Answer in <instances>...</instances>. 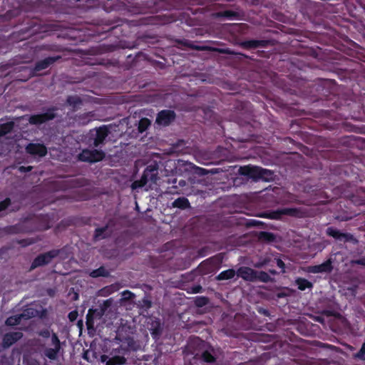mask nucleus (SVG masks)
Returning a JSON list of instances; mask_svg holds the SVG:
<instances>
[{
	"instance_id": "f257e3e1",
	"label": "nucleus",
	"mask_w": 365,
	"mask_h": 365,
	"mask_svg": "<svg viewBox=\"0 0 365 365\" xmlns=\"http://www.w3.org/2000/svg\"><path fill=\"white\" fill-rule=\"evenodd\" d=\"M241 170L242 174L247 175L255 180L262 179L267 181L272 178L271 171L257 166H245L241 168Z\"/></svg>"
},
{
	"instance_id": "f03ea898",
	"label": "nucleus",
	"mask_w": 365,
	"mask_h": 365,
	"mask_svg": "<svg viewBox=\"0 0 365 365\" xmlns=\"http://www.w3.org/2000/svg\"><path fill=\"white\" fill-rule=\"evenodd\" d=\"M105 153L101 150L86 149L82 151L78 158L81 160L89 163H95L103 160Z\"/></svg>"
},
{
	"instance_id": "7ed1b4c3",
	"label": "nucleus",
	"mask_w": 365,
	"mask_h": 365,
	"mask_svg": "<svg viewBox=\"0 0 365 365\" xmlns=\"http://www.w3.org/2000/svg\"><path fill=\"white\" fill-rule=\"evenodd\" d=\"M108 135V130L106 126L100 127L91 131V145L98 147L102 144Z\"/></svg>"
},
{
	"instance_id": "20e7f679",
	"label": "nucleus",
	"mask_w": 365,
	"mask_h": 365,
	"mask_svg": "<svg viewBox=\"0 0 365 365\" xmlns=\"http://www.w3.org/2000/svg\"><path fill=\"white\" fill-rule=\"evenodd\" d=\"M51 341V347L46 348L44 350V354L48 359L54 360L57 358L58 351L61 348L60 341L56 334H54V333L52 334Z\"/></svg>"
},
{
	"instance_id": "39448f33",
	"label": "nucleus",
	"mask_w": 365,
	"mask_h": 365,
	"mask_svg": "<svg viewBox=\"0 0 365 365\" xmlns=\"http://www.w3.org/2000/svg\"><path fill=\"white\" fill-rule=\"evenodd\" d=\"M58 253V251L53 250L39 255L34 260L31 264V268L34 269L37 267L42 266L49 263L53 257L57 256Z\"/></svg>"
},
{
	"instance_id": "423d86ee",
	"label": "nucleus",
	"mask_w": 365,
	"mask_h": 365,
	"mask_svg": "<svg viewBox=\"0 0 365 365\" xmlns=\"http://www.w3.org/2000/svg\"><path fill=\"white\" fill-rule=\"evenodd\" d=\"M23 334L21 331H11L4 335L2 339V346L4 348H9L17 341L21 339Z\"/></svg>"
},
{
	"instance_id": "0eeeda50",
	"label": "nucleus",
	"mask_w": 365,
	"mask_h": 365,
	"mask_svg": "<svg viewBox=\"0 0 365 365\" xmlns=\"http://www.w3.org/2000/svg\"><path fill=\"white\" fill-rule=\"evenodd\" d=\"M175 118V113L171 110H163L159 113L156 123L159 125L165 126L170 124Z\"/></svg>"
},
{
	"instance_id": "6e6552de",
	"label": "nucleus",
	"mask_w": 365,
	"mask_h": 365,
	"mask_svg": "<svg viewBox=\"0 0 365 365\" xmlns=\"http://www.w3.org/2000/svg\"><path fill=\"white\" fill-rule=\"evenodd\" d=\"M237 274L244 280L250 282L256 281V271L252 268L247 267H242L237 269Z\"/></svg>"
},
{
	"instance_id": "1a4fd4ad",
	"label": "nucleus",
	"mask_w": 365,
	"mask_h": 365,
	"mask_svg": "<svg viewBox=\"0 0 365 365\" xmlns=\"http://www.w3.org/2000/svg\"><path fill=\"white\" fill-rule=\"evenodd\" d=\"M26 149L29 153L39 157L46 155L47 153L46 147L40 143H30Z\"/></svg>"
},
{
	"instance_id": "9d476101",
	"label": "nucleus",
	"mask_w": 365,
	"mask_h": 365,
	"mask_svg": "<svg viewBox=\"0 0 365 365\" xmlns=\"http://www.w3.org/2000/svg\"><path fill=\"white\" fill-rule=\"evenodd\" d=\"M331 269L332 267L330 260H327L319 265L310 266L308 267V272L312 273L329 272H331Z\"/></svg>"
},
{
	"instance_id": "9b49d317",
	"label": "nucleus",
	"mask_w": 365,
	"mask_h": 365,
	"mask_svg": "<svg viewBox=\"0 0 365 365\" xmlns=\"http://www.w3.org/2000/svg\"><path fill=\"white\" fill-rule=\"evenodd\" d=\"M103 315V311H97L90 309L86 316V325L88 329L94 327V318L101 319Z\"/></svg>"
},
{
	"instance_id": "f8f14e48",
	"label": "nucleus",
	"mask_w": 365,
	"mask_h": 365,
	"mask_svg": "<svg viewBox=\"0 0 365 365\" xmlns=\"http://www.w3.org/2000/svg\"><path fill=\"white\" fill-rule=\"evenodd\" d=\"M297 211L295 209L292 208H285L277 212H273L269 214H267V216L271 219H279L282 215H296Z\"/></svg>"
},
{
	"instance_id": "ddd939ff",
	"label": "nucleus",
	"mask_w": 365,
	"mask_h": 365,
	"mask_svg": "<svg viewBox=\"0 0 365 365\" xmlns=\"http://www.w3.org/2000/svg\"><path fill=\"white\" fill-rule=\"evenodd\" d=\"M54 118V115L52 113H43L39 115H35L31 116L29 118V122L33 124H38L42 123L46 120H51Z\"/></svg>"
},
{
	"instance_id": "4468645a",
	"label": "nucleus",
	"mask_w": 365,
	"mask_h": 365,
	"mask_svg": "<svg viewBox=\"0 0 365 365\" xmlns=\"http://www.w3.org/2000/svg\"><path fill=\"white\" fill-rule=\"evenodd\" d=\"M28 318L26 314H20L9 317L6 321V324L8 326H16L19 324L22 319Z\"/></svg>"
},
{
	"instance_id": "2eb2a0df",
	"label": "nucleus",
	"mask_w": 365,
	"mask_h": 365,
	"mask_svg": "<svg viewBox=\"0 0 365 365\" xmlns=\"http://www.w3.org/2000/svg\"><path fill=\"white\" fill-rule=\"evenodd\" d=\"M236 274H237V272L234 269H230L223 271L220 274H219L218 276L217 277V279H218V280L230 279L233 278Z\"/></svg>"
},
{
	"instance_id": "dca6fc26",
	"label": "nucleus",
	"mask_w": 365,
	"mask_h": 365,
	"mask_svg": "<svg viewBox=\"0 0 365 365\" xmlns=\"http://www.w3.org/2000/svg\"><path fill=\"white\" fill-rule=\"evenodd\" d=\"M327 233L329 236H331L336 239H342V238L346 239L347 238V235L341 233L338 230H336L332 227L327 228Z\"/></svg>"
},
{
	"instance_id": "f3484780",
	"label": "nucleus",
	"mask_w": 365,
	"mask_h": 365,
	"mask_svg": "<svg viewBox=\"0 0 365 365\" xmlns=\"http://www.w3.org/2000/svg\"><path fill=\"white\" fill-rule=\"evenodd\" d=\"M296 284L300 290H304L307 288H311L312 284L305 279L299 278L296 280Z\"/></svg>"
},
{
	"instance_id": "a211bd4d",
	"label": "nucleus",
	"mask_w": 365,
	"mask_h": 365,
	"mask_svg": "<svg viewBox=\"0 0 365 365\" xmlns=\"http://www.w3.org/2000/svg\"><path fill=\"white\" fill-rule=\"evenodd\" d=\"M54 61V59L52 58H48L44 59L43 61L39 62L37 63L36 66V71H41L46 68H47L51 63H52Z\"/></svg>"
},
{
	"instance_id": "6ab92c4d",
	"label": "nucleus",
	"mask_w": 365,
	"mask_h": 365,
	"mask_svg": "<svg viewBox=\"0 0 365 365\" xmlns=\"http://www.w3.org/2000/svg\"><path fill=\"white\" fill-rule=\"evenodd\" d=\"M14 127L13 122H8L0 125V135L9 133Z\"/></svg>"
},
{
	"instance_id": "aec40b11",
	"label": "nucleus",
	"mask_w": 365,
	"mask_h": 365,
	"mask_svg": "<svg viewBox=\"0 0 365 365\" xmlns=\"http://www.w3.org/2000/svg\"><path fill=\"white\" fill-rule=\"evenodd\" d=\"M259 280L263 282H267L271 280L269 275L265 272H257L256 271V281Z\"/></svg>"
},
{
	"instance_id": "412c9836",
	"label": "nucleus",
	"mask_w": 365,
	"mask_h": 365,
	"mask_svg": "<svg viewBox=\"0 0 365 365\" xmlns=\"http://www.w3.org/2000/svg\"><path fill=\"white\" fill-rule=\"evenodd\" d=\"M189 202L188 200L186 198H178L175 200L173 205L174 207H180V208H185L187 207Z\"/></svg>"
},
{
	"instance_id": "4be33fe9",
	"label": "nucleus",
	"mask_w": 365,
	"mask_h": 365,
	"mask_svg": "<svg viewBox=\"0 0 365 365\" xmlns=\"http://www.w3.org/2000/svg\"><path fill=\"white\" fill-rule=\"evenodd\" d=\"M147 182V178L145 175H143L140 180H136L132 183L131 187L133 190H135L138 187H143Z\"/></svg>"
},
{
	"instance_id": "5701e85b",
	"label": "nucleus",
	"mask_w": 365,
	"mask_h": 365,
	"mask_svg": "<svg viewBox=\"0 0 365 365\" xmlns=\"http://www.w3.org/2000/svg\"><path fill=\"white\" fill-rule=\"evenodd\" d=\"M108 274V272L103 268L100 267L97 269L93 270L91 272V276L93 277H97L100 276H106Z\"/></svg>"
},
{
	"instance_id": "b1692460",
	"label": "nucleus",
	"mask_w": 365,
	"mask_h": 365,
	"mask_svg": "<svg viewBox=\"0 0 365 365\" xmlns=\"http://www.w3.org/2000/svg\"><path fill=\"white\" fill-rule=\"evenodd\" d=\"M152 330V335L153 337H157L160 332V324L158 321L153 322V327L150 328Z\"/></svg>"
},
{
	"instance_id": "393cba45",
	"label": "nucleus",
	"mask_w": 365,
	"mask_h": 365,
	"mask_svg": "<svg viewBox=\"0 0 365 365\" xmlns=\"http://www.w3.org/2000/svg\"><path fill=\"white\" fill-rule=\"evenodd\" d=\"M150 125V121L147 118H143L139 122L138 129L140 133L145 131Z\"/></svg>"
},
{
	"instance_id": "a878e982",
	"label": "nucleus",
	"mask_w": 365,
	"mask_h": 365,
	"mask_svg": "<svg viewBox=\"0 0 365 365\" xmlns=\"http://www.w3.org/2000/svg\"><path fill=\"white\" fill-rule=\"evenodd\" d=\"M67 102L69 105L76 106L81 103V101L78 96H70L68 98Z\"/></svg>"
},
{
	"instance_id": "bb28decb",
	"label": "nucleus",
	"mask_w": 365,
	"mask_h": 365,
	"mask_svg": "<svg viewBox=\"0 0 365 365\" xmlns=\"http://www.w3.org/2000/svg\"><path fill=\"white\" fill-rule=\"evenodd\" d=\"M202 357L205 362H213L215 361V358L208 351H205Z\"/></svg>"
},
{
	"instance_id": "cd10ccee",
	"label": "nucleus",
	"mask_w": 365,
	"mask_h": 365,
	"mask_svg": "<svg viewBox=\"0 0 365 365\" xmlns=\"http://www.w3.org/2000/svg\"><path fill=\"white\" fill-rule=\"evenodd\" d=\"M355 357L365 360V342L363 344L359 351L355 355Z\"/></svg>"
},
{
	"instance_id": "c85d7f7f",
	"label": "nucleus",
	"mask_w": 365,
	"mask_h": 365,
	"mask_svg": "<svg viewBox=\"0 0 365 365\" xmlns=\"http://www.w3.org/2000/svg\"><path fill=\"white\" fill-rule=\"evenodd\" d=\"M114 364H123L125 362V359L123 356H115L113 358Z\"/></svg>"
},
{
	"instance_id": "c756f323",
	"label": "nucleus",
	"mask_w": 365,
	"mask_h": 365,
	"mask_svg": "<svg viewBox=\"0 0 365 365\" xmlns=\"http://www.w3.org/2000/svg\"><path fill=\"white\" fill-rule=\"evenodd\" d=\"M10 204V200L9 198L6 199L3 202H0V211L6 209Z\"/></svg>"
},
{
	"instance_id": "7c9ffc66",
	"label": "nucleus",
	"mask_w": 365,
	"mask_h": 365,
	"mask_svg": "<svg viewBox=\"0 0 365 365\" xmlns=\"http://www.w3.org/2000/svg\"><path fill=\"white\" fill-rule=\"evenodd\" d=\"M122 295L124 299H130L134 296L131 292L128 290L123 292Z\"/></svg>"
},
{
	"instance_id": "2f4dec72",
	"label": "nucleus",
	"mask_w": 365,
	"mask_h": 365,
	"mask_svg": "<svg viewBox=\"0 0 365 365\" xmlns=\"http://www.w3.org/2000/svg\"><path fill=\"white\" fill-rule=\"evenodd\" d=\"M106 229H107L106 227L97 229L96 230V238L104 237V236H103L102 235H103V232L106 230Z\"/></svg>"
},
{
	"instance_id": "473e14b6",
	"label": "nucleus",
	"mask_w": 365,
	"mask_h": 365,
	"mask_svg": "<svg viewBox=\"0 0 365 365\" xmlns=\"http://www.w3.org/2000/svg\"><path fill=\"white\" fill-rule=\"evenodd\" d=\"M39 335L43 338H48L51 336V331L48 329H44L39 332Z\"/></svg>"
},
{
	"instance_id": "72a5a7b5",
	"label": "nucleus",
	"mask_w": 365,
	"mask_h": 365,
	"mask_svg": "<svg viewBox=\"0 0 365 365\" xmlns=\"http://www.w3.org/2000/svg\"><path fill=\"white\" fill-rule=\"evenodd\" d=\"M277 264L279 267H280L282 269V272H284V267H285V264L280 259H277Z\"/></svg>"
},
{
	"instance_id": "f704fd0d",
	"label": "nucleus",
	"mask_w": 365,
	"mask_h": 365,
	"mask_svg": "<svg viewBox=\"0 0 365 365\" xmlns=\"http://www.w3.org/2000/svg\"><path fill=\"white\" fill-rule=\"evenodd\" d=\"M267 263V260H263V261H260V262L255 264L254 266L257 268H260V267H263L264 265H265Z\"/></svg>"
},
{
	"instance_id": "c9c22d12",
	"label": "nucleus",
	"mask_w": 365,
	"mask_h": 365,
	"mask_svg": "<svg viewBox=\"0 0 365 365\" xmlns=\"http://www.w3.org/2000/svg\"><path fill=\"white\" fill-rule=\"evenodd\" d=\"M68 317L70 319L71 321H74L76 320V317H77V312H71L69 314H68Z\"/></svg>"
},
{
	"instance_id": "e433bc0d",
	"label": "nucleus",
	"mask_w": 365,
	"mask_h": 365,
	"mask_svg": "<svg viewBox=\"0 0 365 365\" xmlns=\"http://www.w3.org/2000/svg\"><path fill=\"white\" fill-rule=\"evenodd\" d=\"M113 287H108L105 288L103 292H106V294H110L113 292Z\"/></svg>"
},
{
	"instance_id": "4c0bfd02",
	"label": "nucleus",
	"mask_w": 365,
	"mask_h": 365,
	"mask_svg": "<svg viewBox=\"0 0 365 365\" xmlns=\"http://www.w3.org/2000/svg\"><path fill=\"white\" fill-rule=\"evenodd\" d=\"M31 167L25 168V167H24V166H21V167H20V168H19V170H20L21 171H29V170H31Z\"/></svg>"
},
{
	"instance_id": "58836bf2",
	"label": "nucleus",
	"mask_w": 365,
	"mask_h": 365,
	"mask_svg": "<svg viewBox=\"0 0 365 365\" xmlns=\"http://www.w3.org/2000/svg\"><path fill=\"white\" fill-rule=\"evenodd\" d=\"M106 365H115L113 359L112 358V359H109L107 361Z\"/></svg>"
},
{
	"instance_id": "ea45409f",
	"label": "nucleus",
	"mask_w": 365,
	"mask_h": 365,
	"mask_svg": "<svg viewBox=\"0 0 365 365\" xmlns=\"http://www.w3.org/2000/svg\"><path fill=\"white\" fill-rule=\"evenodd\" d=\"M104 304L106 307L109 306L110 304V299L106 300Z\"/></svg>"
},
{
	"instance_id": "a19ab883",
	"label": "nucleus",
	"mask_w": 365,
	"mask_h": 365,
	"mask_svg": "<svg viewBox=\"0 0 365 365\" xmlns=\"http://www.w3.org/2000/svg\"><path fill=\"white\" fill-rule=\"evenodd\" d=\"M223 16H230V12H227V11L225 12V13H224V14H223Z\"/></svg>"
},
{
	"instance_id": "79ce46f5",
	"label": "nucleus",
	"mask_w": 365,
	"mask_h": 365,
	"mask_svg": "<svg viewBox=\"0 0 365 365\" xmlns=\"http://www.w3.org/2000/svg\"><path fill=\"white\" fill-rule=\"evenodd\" d=\"M269 272L272 274H276V272L274 270H272V269H270L269 270Z\"/></svg>"
}]
</instances>
